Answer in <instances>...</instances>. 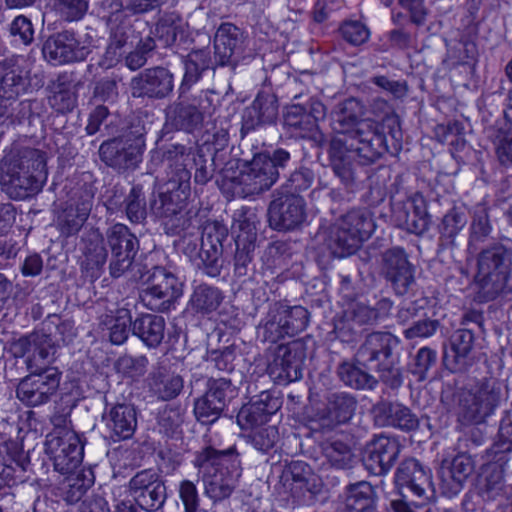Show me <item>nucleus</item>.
<instances>
[{"mask_svg": "<svg viewBox=\"0 0 512 512\" xmlns=\"http://www.w3.org/2000/svg\"><path fill=\"white\" fill-rule=\"evenodd\" d=\"M364 115L365 105L354 97L339 102L331 112V125L337 135L330 142L329 166L345 184L355 179V157L361 165H370L392 152L378 122L363 119Z\"/></svg>", "mask_w": 512, "mask_h": 512, "instance_id": "obj_1", "label": "nucleus"}, {"mask_svg": "<svg viewBox=\"0 0 512 512\" xmlns=\"http://www.w3.org/2000/svg\"><path fill=\"white\" fill-rule=\"evenodd\" d=\"M9 352L14 358H24L29 372L17 385V398L27 407L50 402L62 379V372L53 365L57 359L58 345L52 336L43 331H32L12 339Z\"/></svg>", "mask_w": 512, "mask_h": 512, "instance_id": "obj_2", "label": "nucleus"}, {"mask_svg": "<svg viewBox=\"0 0 512 512\" xmlns=\"http://www.w3.org/2000/svg\"><path fill=\"white\" fill-rule=\"evenodd\" d=\"M401 340L387 331L367 334L353 357V362H344L337 373L343 383L353 389L372 390L379 381L391 389L403 383L399 367Z\"/></svg>", "mask_w": 512, "mask_h": 512, "instance_id": "obj_3", "label": "nucleus"}, {"mask_svg": "<svg viewBox=\"0 0 512 512\" xmlns=\"http://www.w3.org/2000/svg\"><path fill=\"white\" fill-rule=\"evenodd\" d=\"M47 177L46 155L39 149L14 147L0 159V186L13 200L36 195Z\"/></svg>", "mask_w": 512, "mask_h": 512, "instance_id": "obj_4", "label": "nucleus"}, {"mask_svg": "<svg viewBox=\"0 0 512 512\" xmlns=\"http://www.w3.org/2000/svg\"><path fill=\"white\" fill-rule=\"evenodd\" d=\"M290 160V153L279 148L270 156L256 154L239 171L225 168L221 174V188L233 197L246 198L269 190L279 178V168H284Z\"/></svg>", "mask_w": 512, "mask_h": 512, "instance_id": "obj_5", "label": "nucleus"}, {"mask_svg": "<svg viewBox=\"0 0 512 512\" xmlns=\"http://www.w3.org/2000/svg\"><path fill=\"white\" fill-rule=\"evenodd\" d=\"M193 463L202 473L206 496L214 502L228 498L242 474L235 448L220 451L205 447L196 453Z\"/></svg>", "mask_w": 512, "mask_h": 512, "instance_id": "obj_6", "label": "nucleus"}, {"mask_svg": "<svg viewBox=\"0 0 512 512\" xmlns=\"http://www.w3.org/2000/svg\"><path fill=\"white\" fill-rule=\"evenodd\" d=\"M512 270V250L502 244L483 249L477 256L475 284L479 302L496 299L507 288Z\"/></svg>", "mask_w": 512, "mask_h": 512, "instance_id": "obj_7", "label": "nucleus"}, {"mask_svg": "<svg viewBox=\"0 0 512 512\" xmlns=\"http://www.w3.org/2000/svg\"><path fill=\"white\" fill-rule=\"evenodd\" d=\"M430 478V471L416 459L402 461L394 479L400 497L391 501V509L394 512H420L429 500L428 491H432Z\"/></svg>", "mask_w": 512, "mask_h": 512, "instance_id": "obj_8", "label": "nucleus"}, {"mask_svg": "<svg viewBox=\"0 0 512 512\" xmlns=\"http://www.w3.org/2000/svg\"><path fill=\"white\" fill-rule=\"evenodd\" d=\"M316 342L310 335L277 346L267 371L275 383L287 385L302 377V364L307 355L314 357Z\"/></svg>", "mask_w": 512, "mask_h": 512, "instance_id": "obj_9", "label": "nucleus"}, {"mask_svg": "<svg viewBox=\"0 0 512 512\" xmlns=\"http://www.w3.org/2000/svg\"><path fill=\"white\" fill-rule=\"evenodd\" d=\"M43 58L51 65L83 62L92 52V37L73 29H64L49 35L42 44Z\"/></svg>", "mask_w": 512, "mask_h": 512, "instance_id": "obj_10", "label": "nucleus"}, {"mask_svg": "<svg viewBox=\"0 0 512 512\" xmlns=\"http://www.w3.org/2000/svg\"><path fill=\"white\" fill-rule=\"evenodd\" d=\"M501 399V384L494 379L484 380L461 394L460 416L468 423H483L494 413Z\"/></svg>", "mask_w": 512, "mask_h": 512, "instance_id": "obj_11", "label": "nucleus"}, {"mask_svg": "<svg viewBox=\"0 0 512 512\" xmlns=\"http://www.w3.org/2000/svg\"><path fill=\"white\" fill-rule=\"evenodd\" d=\"M205 392L194 402V414L202 424L217 421L228 405L238 396V388L226 377H209Z\"/></svg>", "mask_w": 512, "mask_h": 512, "instance_id": "obj_12", "label": "nucleus"}, {"mask_svg": "<svg viewBox=\"0 0 512 512\" xmlns=\"http://www.w3.org/2000/svg\"><path fill=\"white\" fill-rule=\"evenodd\" d=\"M45 451L55 471L66 475L76 472L84 455V444L73 430H57L46 436Z\"/></svg>", "mask_w": 512, "mask_h": 512, "instance_id": "obj_13", "label": "nucleus"}, {"mask_svg": "<svg viewBox=\"0 0 512 512\" xmlns=\"http://www.w3.org/2000/svg\"><path fill=\"white\" fill-rule=\"evenodd\" d=\"M182 293L179 279L164 267L155 266L149 271L147 288L143 290L141 298L148 309L166 312Z\"/></svg>", "mask_w": 512, "mask_h": 512, "instance_id": "obj_14", "label": "nucleus"}, {"mask_svg": "<svg viewBox=\"0 0 512 512\" xmlns=\"http://www.w3.org/2000/svg\"><path fill=\"white\" fill-rule=\"evenodd\" d=\"M105 237L111 254L109 273L113 278H119L131 269L139 251V240L122 223H116L109 227Z\"/></svg>", "mask_w": 512, "mask_h": 512, "instance_id": "obj_15", "label": "nucleus"}, {"mask_svg": "<svg viewBox=\"0 0 512 512\" xmlns=\"http://www.w3.org/2000/svg\"><path fill=\"white\" fill-rule=\"evenodd\" d=\"M320 102L311 98L308 105L292 104L286 107L283 116L284 127L293 135L306 140L304 148H314L315 157L320 158V130L318 117Z\"/></svg>", "mask_w": 512, "mask_h": 512, "instance_id": "obj_16", "label": "nucleus"}, {"mask_svg": "<svg viewBox=\"0 0 512 512\" xmlns=\"http://www.w3.org/2000/svg\"><path fill=\"white\" fill-rule=\"evenodd\" d=\"M133 501L147 512L161 509L167 499V487L162 476L154 469L138 471L128 483Z\"/></svg>", "mask_w": 512, "mask_h": 512, "instance_id": "obj_17", "label": "nucleus"}, {"mask_svg": "<svg viewBox=\"0 0 512 512\" xmlns=\"http://www.w3.org/2000/svg\"><path fill=\"white\" fill-rule=\"evenodd\" d=\"M305 206L299 195L277 192L268 207L269 226L279 232L299 229L307 218Z\"/></svg>", "mask_w": 512, "mask_h": 512, "instance_id": "obj_18", "label": "nucleus"}, {"mask_svg": "<svg viewBox=\"0 0 512 512\" xmlns=\"http://www.w3.org/2000/svg\"><path fill=\"white\" fill-rule=\"evenodd\" d=\"M145 141L136 138H113L100 145V159L119 172L135 170L142 161Z\"/></svg>", "mask_w": 512, "mask_h": 512, "instance_id": "obj_19", "label": "nucleus"}, {"mask_svg": "<svg viewBox=\"0 0 512 512\" xmlns=\"http://www.w3.org/2000/svg\"><path fill=\"white\" fill-rule=\"evenodd\" d=\"M381 275L397 295L407 294L416 282L415 267L400 247H392L382 253Z\"/></svg>", "mask_w": 512, "mask_h": 512, "instance_id": "obj_20", "label": "nucleus"}, {"mask_svg": "<svg viewBox=\"0 0 512 512\" xmlns=\"http://www.w3.org/2000/svg\"><path fill=\"white\" fill-rule=\"evenodd\" d=\"M320 477L303 461L285 464L280 474V482L287 487L293 497L301 498L302 503L312 504L320 492Z\"/></svg>", "mask_w": 512, "mask_h": 512, "instance_id": "obj_21", "label": "nucleus"}, {"mask_svg": "<svg viewBox=\"0 0 512 512\" xmlns=\"http://www.w3.org/2000/svg\"><path fill=\"white\" fill-rule=\"evenodd\" d=\"M282 404L280 391L276 389L261 391L242 406L237 415V423L242 430L264 425L280 410Z\"/></svg>", "mask_w": 512, "mask_h": 512, "instance_id": "obj_22", "label": "nucleus"}, {"mask_svg": "<svg viewBox=\"0 0 512 512\" xmlns=\"http://www.w3.org/2000/svg\"><path fill=\"white\" fill-rule=\"evenodd\" d=\"M227 237V230L217 222L204 226L200 238L199 269L209 277L220 276L223 268V241Z\"/></svg>", "mask_w": 512, "mask_h": 512, "instance_id": "obj_23", "label": "nucleus"}, {"mask_svg": "<svg viewBox=\"0 0 512 512\" xmlns=\"http://www.w3.org/2000/svg\"><path fill=\"white\" fill-rule=\"evenodd\" d=\"M130 88L135 98L164 99L174 89V75L162 66L147 68L132 78Z\"/></svg>", "mask_w": 512, "mask_h": 512, "instance_id": "obj_24", "label": "nucleus"}, {"mask_svg": "<svg viewBox=\"0 0 512 512\" xmlns=\"http://www.w3.org/2000/svg\"><path fill=\"white\" fill-rule=\"evenodd\" d=\"M475 468L472 457L466 453L457 454L452 460H443L439 469V487L443 495L452 497L463 488L465 481Z\"/></svg>", "mask_w": 512, "mask_h": 512, "instance_id": "obj_25", "label": "nucleus"}, {"mask_svg": "<svg viewBox=\"0 0 512 512\" xmlns=\"http://www.w3.org/2000/svg\"><path fill=\"white\" fill-rule=\"evenodd\" d=\"M400 451L401 446L396 439L379 436L367 446L363 463L370 473L385 475L397 461Z\"/></svg>", "mask_w": 512, "mask_h": 512, "instance_id": "obj_26", "label": "nucleus"}, {"mask_svg": "<svg viewBox=\"0 0 512 512\" xmlns=\"http://www.w3.org/2000/svg\"><path fill=\"white\" fill-rule=\"evenodd\" d=\"M102 419L114 442L131 439L138 425L136 408L126 403L107 405Z\"/></svg>", "mask_w": 512, "mask_h": 512, "instance_id": "obj_27", "label": "nucleus"}, {"mask_svg": "<svg viewBox=\"0 0 512 512\" xmlns=\"http://www.w3.org/2000/svg\"><path fill=\"white\" fill-rule=\"evenodd\" d=\"M278 116V100L271 91H259L250 106L242 115L241 132L243 134L264 125L275 123Z\"/></svg>", "mask_w": 512, "mask_h": 512, "instance_id": "obj_28", "label": "nucleus"}, {"mask_svg": "<svg viewBox=\"0 0 512 512\" xmlns=\"http://www.w3.org/2000/svg\"><path fill=\"white\" fill-rule=\"evenodd\" d=\"M244 32L232 23H222L214 37L218 65H235L244 51Z\"/></svg>", "mask_w": 512, "mask_h": 512, "instance_id": "obj_29", "label": "nucleus"}, {"mask_svg": "<svg viewBox=\"0 0 512 512\" xmlns=\"http://www.w3.org/2000/svg\"><path fill=\"white\" fill-rule=\"evenodd\" d=\"M371 412L375 424L379 427H393L405 432L414 431L419 427L418 417L400 403L382 400L373 405Z\"/></svg>", "mask_w": 512, "mask_h": 512, "instance_id": "obj_30", "label": "nucleus"}, {"mask_svg": "<svg viewBox=\"0 0 512 512\" xmlns=\"http://www.w3.org/2000/svg\"><path fill=\"white\" fill-rule=\"evenodd\" d=\"M474 333L471 328L458 329L450 336L443 362L451 372H464L471 365Z\"/></svg>", "mask_w": 512, "mask_h": 512, "instance_id": "obj_31", "label": "nucleus"}, {"mask_svg": "<svg viewBox=\"0 0 512 512\" xmlns=\"http://www.w3.org/2000/svg\"><path fill=\"white\" fill-rule=\"evenodd\" d=\"M24 59L13 56L2 63L4 72L0 78V99L16 100L29 87V71L23 67Z\"/></svg>", "mask_w": 512, "mask_h": 512, "instance_id": "obj_32", "label": "nucleus"}, {"mask_svg": "<svg viewBox=\"0 0 512 512\" xmlns=\"http://www.w3.org/2000/svg\"><path fill=\"white\" fill-rule=\"evenodd\" d=\"M166 0H103L102 8L108 24L124 23L130 17L153 11Z\"/></svg>", "mask_w": 512, "mask_h": 512, "instance_id": "obj_33", "label": "nucleus"}, {"mask_svg": "<svg viewBox=\"0 0 512 512\" xmlns=\"http://www.w3.org/2000/svg\"><path fill=\"white\" fill-rule=\"evenodd\" d=\"M184 75L179 87L180 95L187 93L203 76L214 69L217 63L211 57L209 48L193 49L184 58Z\"/></svg>", "mask_w": 512, "mask_h": 512, "instance_id": "obj_34", "label": "nucleus"}, {"mask_svg": "<svg viewBox=\"0 0 512 512\" xmlns=\"http://www.w3.org/2000/svg\"><path fill=\"white\" fill-rule=\"evenodd\" d=\"M224 300L218 287L207 283L195 285L187 303V310L194 316L205 318L215 313Z\"/></svg>", "mask_w": 512, "mask_h": 512, "instance_id": "obj_35", "label": "nucleus"}, {"mask_svg": "<svg viewBox=\"0 0 512 512\" xmlns=\"http://www.w3.org/2000/svg\"><path fill=\"white\" fill-rule=\"evenodd\" d=\"M357 406L356 399L345 392L330 393L322 410V428L333 427L348 422Z\"/></svg>", "mask_w": 512, "mask_h": 512, "instance_id": "obj_36", "label": "nucleus"}, {"mask_svg": "<svg viewBox=\"0 0 512 512\" xmlns=\"http://www.w3.org/2000/svg\"><path fill=\"white\" fill-rule=\"evenodd\" d=\"M504 467L494 461L487 465L477 484V494L483 501H499L505 498Z\"/></svg>", "mask_w": 512, "mask_h": 512, "instance_id": "obj_37", "label": "nucleus"}, {"mask_svg": "<svg viewBox=\"0 0 512 512\" xmlns=\"http://www.w3.org/2000/svg\"><path fill=\"white\" fill-rule=\"evenodd\" d=\"M165 320L155 314H141L133 320L132 334L138 337L147 347L156 348L164 339Z\"/></svg>", "mask_w": 512, "mask_h": 512, "instance_id": "obj_38", "label": "nucleus"}, {"mask_svg": "<svg viewBox=\"0 0 512 512\" xmlns=\"http://www.w3.org/2000/svg\"><path fill=\"white\" fill-rule=\"evenodd\" d=\"M48 90L50 92L48 103L57 113L66 114L76 107L77 96L71 89V79L68 73L58 74L56 79L48 85Z\"/></svg>", "mask_w": 512, "mask_h": 512, "instance_id": "obj_39", "label": "nucleus"}, {"mask_svg": "<svg viewBox=\"0 0 512 512\" xmlns=\"http://www.w3.org/2000/svg\"><path fill=\"white\" fill-rule=\"evenodd\" d=\"M185 150L186 148L183 145H172L171 148H168L163 153V160L170 169V172H168V182L171 185V189L182 192L189 190L191 179V172L183 164Z\"/></svg>", "mask_w": 512, "mask_h": 512, "instance_id": "obj_40", "label": "nucleus"}, {"mask_svg": "<svg viewBox=\"0 0 512 512\" xmlns=\"http://www.w3.org/2000/svg\"><path fill=\"white\" fill-rule=\"evenodd\" d=\"M148 387L159 400L169 401L181 393L184 381L178 374L159 369L149 375Z\"/></svg>", "mask_w": 512, "mask_h": 512, "instance_id": "obj_41", "label": "nucleus"}, {"mask_svg": "<svg viewBox=\"0 0 512 512\" xmlns=\"http://www.w3.org/2000/svg\"><path fill=\"white\" fill-rule=\"evenodd\" d=\"M83 241L82 266L87 271H99L107 262L108 252L104 244V238L98 230H92L86 234Z\"/></svg>", "mask_w": 512, "mask_h": 512, "instance_id": "obj_42", "label": "nucleus"}, {"mask_svg": "<svg viewBox=\"0 0 512 512\" xmlns=\"http://www.w3.org/2000/svg\"><path fill=\"white\" fill-rule=\"evenodd\" d=\"M183 33L184 21L178 12H160L155 28L152 30V34L162 47L167 48L173 46L177 37Z\"/></svg>", "mask_w": 512, "mask_h": 512, "instance_id": "obj_43", "label": "nucleus"}, {"mask_svg": "<svg viewBox=\"0 0 512 512\" xmlns=\"http://www.w3.org/2000/svg\"><path fill=\"white\" fill-rule=\"evenodd\" d=\"M376 509V493L373 486L361 481L348 487L345 499L346 512H374Z\"/></svg>", "mask_w": 512, "mask_h": 512, "instance_id": "obj_44", "label": "nucleus"}, {"mask_svg": "<svg viewBox=\"0 0 512 512\" xmlns=\"http://www.w3.org/2000/svg\"><path fill=\"white\" fill-rule=\"evenodd\" d=\"M233 232L235 245L256 247L257 240V215L251 209L242 208L237 210L233 217Z\"/></svg>", "mask_w": 512, "mask_h": 512, "instance_id": "obj_45", "label": "nucleus"}, {"mask_svg": "<svg viewBox=\"0 0 512 512\" xmlns=\"http://www.w3.org/2000/svg\"><path fill=\"white\" fill-rule=\"evenodd\" d=\"M392 308V302L383 298L371 307L363 303H356L347 312V318L358 325H376L384 320Z\"/></svg>", "mask_w": 512, "mask_h": 512, "instance_id": "obj_46", "label": "nucleus"}, {"mask_svg": "<svg viewBox=\"0 0 512 512\" xmlns=\"http://www.w3.org/2000/svg\"><path fill=\"white\" fill-rule=\"evenodd\" d=\"M370 110L374 116L382 118V123L378 124L383 133L385 126L389 128V135L393 140L392 148L394 151H397L401 146L402 133L399 126V118L394 113L392 106L388 101L382 98H376L370 104Z\"/></svg>", "mask_w": 512, "mask_h": 512, "instance_id": "obj_47", "label": "nucleus"}, {"mask_svg": "<svg viewBox=\"0 0 512 512\" xmlns=\"http://www.w3.org/2000/svg\"><path fill=\"white\" fill-rule=\"evenodd\" d=\"M100 324L110 331V341L115 345H121L127 340L130 330L132 331L133 321L130 311L121 308L115 314L101 316Z\"/></svg>", "mask_w": 512, "mask_h": 512, "instance_id": "obj_48", "label": "nucleus"}, {"mask_svg": "<svg viewBox=\"0 0 512 512\" xmlns=\"http://www.w3.org/2000/svg\"><path fill=\"white\" fill-rule=\"evenodd\" d=\"M490 461L506 466L512 460V420L502 419L498 431V439L486 451Z\"/></svg>", "mask_w": 512, "mask_h": 512, "instance_id": "obj_49", "label": "nucleus"}, {"mask_svg": "<svg viewBox=\"0 0 512 512\" xmlns=\"http://www.w3.org/2000/svg\"><path fill=\"white\" fill-rule=\"evenodd\" d=\"M347 229H350L351 240L358 239L361 243L367 240L375 230L371 213L366 209H355L341 217Z\"/></svg>", "mask_w": 512, "mask_h": 512, "instance_id": "obj_50", "label": "nucleus"}, {"mask_svg": "<svg viewBox=\"0 0 512 512\" xmlns=\"http://www.w3.org/2000/svg\"><path fill=\"white\" fill-rule=\"evenodd\" d=\"M167 119L178 130L192 132L202 125L199 113L188 102H178L171 105L167 111Z\"/></svg>", "mask_w": 512, "mask_h": 512, "instance_id": "obj_51", "label": "nucleus"}, {"mask_svg": "<svg viewBox=\"0 0 512 512\" xmlns=\"http://www.w3.org/2000/svg\"><path fill=\"white\" fill-rule=\"evenodd\" d=\"M322 454L331 467L338 469L351 467L354 458L351 448L343 440V435L322 442Z\"/></svg>", "mask_w": 512, "mask_h": 512, "instance_id": "obj_52", "label": "nucleus"}, {"mask_svg": "<svg viewBox=\"0 0 512 512\" xmlns=\"http://www.w3.org/2000/svg\"><path fill=\"white\" fill-rule=\"evenodd\" d=\"M127 219L132 224H142L147 218V202L143 186L135 184L121 203Z\"/></svg>", "mask_w": 512, "mask_h": 512, "instance_id": "obj_53", "label": "nucleus"}, {"mask_svg": "<svg viewBox=\"0 0 512 512\" xmlns=\"http://www.w3.org/2000/svg\"><path fill=\"white\" fill-rule=\"evenodd\" d=\"M350 237H352L350 229H347L341 218L331 225L327 232L328 245L331 248L339 249L340 257L352 254L360 246L361 242L358 239L351 240Z\"/></svg>", "mask_w": 512, "mask_h": 512, "instance_id": "obj_54", "label": "nucleus"}, {"mask_svg": "<svg viewBox=\"0 0 512 512\" xmlns=\"http://www.w3.org/2000/svg\"><path fill=\"white\" fill-rule=\"evenodd\" d=\"M467 224V215L463 208L453 207L443 217L439 226L442 245L453 246L455 239Z\"/></svg>", "mask_w": 512, "mask_h": 512, "instance_id": "obj_55", "label": "nucleus"}, {"mask_svg": "<svg viewBox=\"0 0 512 512\" xmlns=\"http://www.w3.org/2000/svg\"><path fill=\"white\" fill-rule=\"evenodd\" d=\"M258 332L262 336L263 341L270 343H276L285 337H291L276 304L269 309L259 326Z\"/></svg>", "mask_w": 512, "mask_h": 512, "instance_id": "obj_56", "label": "nucleus"}, {"mask_svg": "<svg viewBox=\"0 0 512 512\" xmlns=\"http://www.w3.org/2000/svg\"><path fill=\"white\" fill-rule=\"evenodd\" d=\"M151 209L157 217L167 219V223H171L172 226H181L182 230H185L191 225L186 226V222L189 220L183 219L181 207L173 202L171 194L161 193L159 199L152 203Z\"/></svg>", "mask_w": 512, "mask_h": 512, "instance_id": "obj_57", "label": "nucleus"}, {"mask_svg": "<svg viewBox=\"0 0 512 512\" xmlns=\"http://www.w3.org/2000/svg\"><path fill=\"white\" fill-rule=\"evenodd\" d=\"M218 158L217 154H212L210 146L198 149L193 157L195 166L194 181L196 184L205 185L212 179L214 171L218 166Z\"/></svg>", "mask_w": 512, "mask_h": 512, "instance_id": "obj_58", "label": "nucleus"}, {"mask_svg": "<svg viewBox=\"0 0 512 512\" xmlns=\"http://www.w3.org/2000/svg\"><path fill=\"white\" fill-rule=\"evenodd\" d=\"M67 487L64 492V499L69 504L79 502L86 494L88 489L94 484L92 471H80L78 473L68 474Z\"/></svg>", "mask_w": 512, "mask_h": 512, "instance_id": "obj_59", "label": "nucleus"}, {"mask_svg": "<svg viewBox=\"0 0 512 512\" xmlns=\"http://www.w3.org/2000/svg\"><path fill=\"white\" fill-rule=\"evenodd\" d=\"M32 113L31 101H6L0 99V125H15L21 123Z\"/></svg>", "mask_w": 512, "mask_h": 512, "instance_id": "obj_60", "label": "nucleus"}, {"mask_svg": "<svg viewBox=\"0 0 512 512\" xmlns=\"http://www.w3.org/2000/svg\"><path fill=\"white\" fill-rule=\"evenodd\" d=\"M249 429L251 431L245 435L246 441L259 452L268 453L279 441V431L274 425H259Z\"/></svg>", "mask_w": 512, "mask_h": 512, "instance_id": "obj_61", "label": "nucleus"}, {"mask_svg": "<svg viewBox=\"0 0 512 512\" xmlns=\"http://www.w3.org/2000/svg\"><path fill=\"white\" fill-rule=\"evenodd\" d=\"M286 323L290 336L302 332L308 325L310 314L308 310L300 305L288 306L283 303H275Z\"/></svg>", "mask_w": 512, "mask_h": 512, "instance_id": "obj_62", "label": "nucleus"}, {"mask_svg": "<svg viewBox=\"0 0 512 512\" xmlns=\"http://www.w3.org/2000/svg\"><path fill=\"white\" fill-rule=\"evenodd\" d=\"M52 10L64 21L81 20L86 14L88 0H50Z\"/></svg>", "mask_w": 512, "mask_h": 512, "instance_id": "obj_63", "label": "nucleus"}, {"mask_svg": "<svg viewBox=\"0 0 512 512\" xmlns=\"http://www.w3.org/2000/svg\"><path fill=\"white\" fill-rule=\"evenodd\" d=\"M88 217L89 215L67 204L58 216V226L61 234L66 237L76 235L81 230Z\"/></svg>", "mask_w": 512, "mask_h": 512, "instance_id": "obj_64", "label": "nucleus"}]
</instances>
